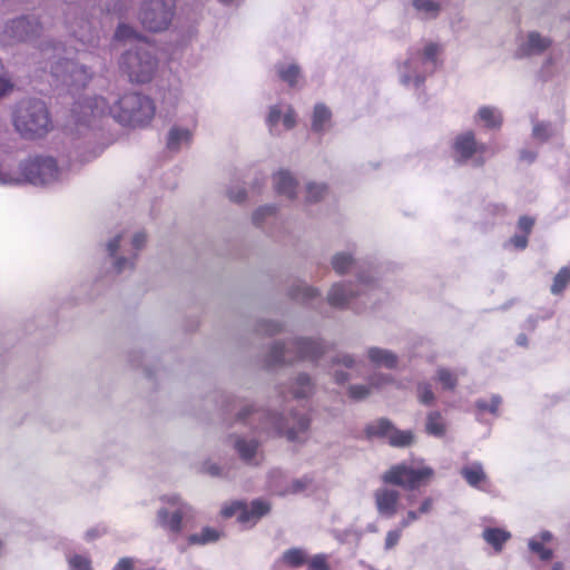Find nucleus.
<instances>
[{"mask_svg":"<svg viewBox=\"0 0 570 570\" xmlns=\"http://www.w3.org/2000/svg\"><path fill=\"white\" fill-rule=\"evenodd\" d=\"M532 135L540 141H546L552 135V130L548 124L538 122L533 126Z\"/></svg>","mask_w":570,"mask_h":570,"instance_id":"obj_52","label":"nucleus"},{"mask_svg":"<svg viewBox=\"0 0 570 570\" xmlns=\"http://www.w3.org/2000/svg\"><path fill=\"white\" fill-rule=\"evenodd\" d=\"M176 12V0H142L138 19L151 32H161L170 26Z\"/></svg>","mask_w":570,"mask_h":570,"instance_id":"obj_6","label":"nucleus"},{"mask_svg":"<svg viewBox=\"0 0 570 570\" xmlns=\"http://www.w3.org/2000/svg\"><path fill=\"white\" fill-rule=\"evenodd\" d=\"M551 46V40L547 37L541 36L537 31L528 33L527 39L519 46L517 56L530 57L541 55Z\"/></svg>","mask_w":570,"mask_h":570,"instance_id":"obj_19","label":"nucleus"},{"mask_svg":"<svg viewBox=\"0 0 570 570\" xmlns=\"http://www.w3.org/2000/svg\"><path fill=\"white\" fill-rule=\"evenodd\" d=\"M160 500L167 507L157 511V523L173 533H179L183 529V520L193 517V508L177 494H166Z\"/></svg>","mask_w":570,"mask_h":570,"instance_id":"obj_10","label":"nucleus"},{"mask_svg":"<svg viewBox=\"0 0 570 570\" xmlns=\"http://www.w3.org/2000/svg\"><path fill=\"white\" fill-rule=\"evenodd\" d=\"M135 561L132 558H121L112 570H134Z\"/></svg>","mask_w":570,"mask_h":570,"instance_id":"obj_62","label":"nucleus"},{"mask_svg":"<svg viewBox=\"0 0 570 570\" xmlns=\"http://www.w3.org/2000/svg\"><path fill=\"white\" fill-rule=\"evenodd\" d=\"M402 535V530L400 528L391 530L386 533L384 549L386 551L393 549L400 541Z\"/></svg>","mask_w":570,"mask_h":570,"instance_id":"obj_54","label":"nucleus"},{"mask_svg":"<svg viewBox=\"0 0 570 570\" xmlns=\"http://www.w3.org/2000/svg\"><path fill=\"white\" fill-rule=\"evenodd\" d=\"M313 484V481L308 476L292 480L287 487L278 491L279 495L286 494H299L308 490Z\"/></svg>","mask_w":570,"mask_h":570,"instance_id":"obj_34","label":"nucleus"},{"mask_svg":"<svg viewBox=\"0 0 570 570\" xmlns=\"http://www.w3.org/2000/svg\"><path fill=\"white\" fill-rule=\"evenodd\" d=\"M327 193V186L324 183L309 181L306 184L305 200L308 204L318 203Z\"/></svg>","mask_w":570,"mask_h":570,"instance_id":"obj_35","label":"nucleus"},{"mask_svg":"<svg viewBox=\"0 0 570 570\" xmlns=\"http://www.w3.org/2000/svg\"><path fill=\"white\" fill-rule=\"evenodd\" d=\"M425 432L436 438H442L445 434L446 425L440 412L432 411L428 413Z\"/></svg>","mask_w":570,"mask_h":570,"instance_id":"obj_28","label":"nucleus"},{"mask_svg":"<svg viewBox=\"0 0 570 570\" xmlns=\"http://www.w3.org/2000/svg\"><path fill=\"white\" fill-rule=\"evenodd\" d=\"M485 145L476 144L472 131L458 136L454 142V151L460 160L466 161L475 155V158H473L474 166L483 165L484 159L482 155L485 153Z\"/></svg>","mask_w":570,"mask_h":570,"instance_id":"obj_15","label":"nucleus"},{"mask_svg":"<svg viewBox=\"0 0 570 570\" xmlns=\"http://www.w3.org/2000/svg\"><path fill=\"white\" fill-rule=\"evenodd\" d=\"M332 112L323 104H317L313 111L312 129L316 132L325 131L331 124Z\"/></svg>","mask_w":570,"mask_h":570,"instance_id":"obj_27","label":"nucleus"},{"mask_svg":"<svg viewBox=\"0 0 570 570\" xmlns=\"http://www.w3.org/2000/svg\"><path fill=\"white\" fill-rule=\"evenodd\" d=\"M135 30L128 24L121 23L117 27L115 31V38L117 40H125L134 37Z\"/></svg>","mask_w":570,"mask_h":570,"instance_id":"obj_55","label":"nucleus"},{"mask_svg":"<svg viewBox=\"0 0 570 570\" xmlns=\"http://www.w3.org/2000/svg\"><path fill=\"white\" fill-rule=\"evenodd\" d=\"M414 442V434L412 431L406 430L402 431L393 426L391 434L389 436V443L392 446L396 448H406L412 445Z\"/></svg>","mask_w":570,"mask_h":570,"instance_id":"obj_33","label":"nucleus"},{"mask_svg":"<svg viewBox=\"0 0 570 570\" xmlns=\"http://www.w3.org/2000/svg\"><path fill=\"white\" fill-rule=\"evenodd\" d=\"M441 46L434 42H429L425 45L423 52H415L417 56V60H422L423 71H415V86H420L425 76L432 73L438 66V55L441 52Z\"/></svg>","mask_w":570,"mask_h":570,"instance_id":"obj_17","label":"nucleus"},{"mask_svg":"<svg viewBox=\"0 0 570 570\" xmlns=\"http://www.w3.org/2000/svg\"><path fill=\"white\" fill-rule=\"evenodd\" d=\"M370 394L371 385L355 384L348 387V395L356 401L364 400Z\"/></svg>","mask_w":570,"mask_h":570,"instance_id":"obj_49","label":"nucleus"},{"mask_svg":"<svg viewBox=\"0 0 570 570\" xmlns=\"http://www.w3.org/2000/svg\"><path fill=\"white\" fill-rule=\"evenodd\" d=\"M42 27L35 17H19L6 21L0 26V43L12 46L20 42H28L38 38Z\"/></svg>","mask_w":570,"mask_h":570,"instance_id":"obj_9","label":"nucleus"},{"mask_svg":"<svg viewBox=\"0 0 570 570\" xmlns=\"http://www.w3.org/2000/svg\"><path fill=\"white\" fill-rule=\"evenodd\" d=\"M366 355L370 362L375 366H381L389 370L395 368L397 366L399 357L394 352L390 350L372 346L367 348Z\"/></svg>","mask_w":570,"mask_h":570,"instance_id":"obj_22","label":"nucleus"},{"mask_svg":"<svg viewBox=\"0 0 570 570\" xmlns=\"http://www.w3.org/2000/svg\"><path fill=\"white\" fill-rule=\"evenodd\" d=\"M570 283V268L562 267L553 278L551 293L554 295L561 294Z\"/></svg>","mask_w":570,"mask_h":570,"instance_id":"obj_39","label":"nucleus"},{"mask_svg":"<svg viewBox=\"0 0 570 570\" xmlns=\"http://www.w3.org/2000/svg\"><path fill=\"white\" fill-rule=\"evenodd\" d=\"M22 183L36 186L50 185L60 180L63 176L62 169L52 157H35L20 164Z\"/></svg>","mask_w":570,"mask_h":570,"instance_id":"obj_7","label":"nucleus"},{"mask_svg":"<svg viewBox=\"0 0 570 570\" xmlns=\"http://www.w3.org/2000/svg\"><path fill=\"white\" fill-rule=\"evenodd\" d=\"M393 426L392 422L387 419H380L368 424L365 429V433L367 438L379 436L389 439Z\"/></svg>","mask_w":570,"mask_h":570,"instance_id":"obj_32","label":"nucleus"},{"mask_svg":"<svg viewBox=\"0 0 570 570\" xmlns=\"http://www.w3.org/2000/svg\"><path fill=\"white\" fill-rule=\"evenodd\" d=\"M120 69L132 82H149L158 67V60L153 47L140 43L127 50L120 58Z\"/></svg>","mask_w":570,"mask_h":570,"instance_id":"obj_5","label":"nucleus"},{"mask_svg":"<svg viewBox=\"0 0 570 570\" xmlns=\"http://www.w3.org/2000/svg\"><path fill=\"white\" fill-rule=\"evenodd\" d=\"M288 296L296 302L305 304L318 298L321 296V291L317 287L299 281L289 286Z\"/></svg>","mask_w":570,"mask_h":570,"instance_id":"obj_23","label":"nucleus"},{"mask_svg":"<svg viewBox=\"0 0 570 570\" xmlns=\"http://www.w3.org/2000/svg\"><path fill=\"white\" fill-rule=\"evenodd\" d=\"M415 71L422 72L423 65L422 60H417L416 53H411L409 59L403 65V70H401L402 83L409 85L412 80L415 82Z\"/></svg>","mask_w":570,"mask_h":570,"instance_id":"obj_29","label":"nucleus"},{"mask_svg":"<svg viewBox=\"0 0 570 570\" xmlns=\"http://www.w3.org/2000/svg\"><path fill=\"white\" fill-rule=\"evenodd\" d=\"M277 208L274 205H265L257 208L253 214V222L256 225H259L263 223L265 217L272 216L276 213Z\"/></svg>","mask_w":570,"mask_h":570,"instance_id":"obj_50","label":"nucleus"},{"mask_svg":"<svg viewBox=\"0 0 570 570\" xmlns=\"http://www.w3.org/2000/svg\"><path fill=\"white\" fill-rule=\"evenodd\" d=\"M145 244L146 235L144 233H136L132 236L130 240L131 250L125 249L122 234H118L110 239L106 245V249L109 257L114 259V271L117 274H120L127 269H132L135 267V261L138 256V252L145 246Z\"/></svg>","mask_w":570,"mask_h":570,"instance_id":"obj_8","label":"nucleus"},{"mask_svg":"<svg viewBox=\"0 0 570 570\" xmlns=\"http://www.w3.org/2000/svg\"><path fill=\"white\" fill-rule=\"evenodd\" d=\"M69 566L71 570H92L90 560L79 554L69 558Z\"/></svg>","mask_w":570,"mask_h":570,"instance_id":"obj_51","label":"nucleus"},{"mask_svg":"<svg viewBox=\"0 0 570 570\" xmlns=\"http://www.w3.org/2000/svg\"><path fill=\"white\" fill-rule=\"evenodd\" d=\"M229 443L244 464L258 466L263 462L264 451L255 436L234 433L229 435Z\"/></svg>","mask_w":570,"mask_h":570,"instance_id":"obj_13","label":"nucleus"},{"mask_svg":"<svg viewBox=\"0 0 570 570\" xmlns=\"http://www.w3.org/2000/svg\"><path fill=\"white\" fill-rule=\"evenodd\" d=\"M544 543L540 542L538 539H531L529 541V549L539 556V558L543 561H548L552 559L553 551L551 549L544 548Z\"/></svg>","mask_w":570,"mask_h":570,"instance_id":"obj_45","label":"nucleus"},{"mask_svg":"<svg viewBox=\"0 0 570 570\" xmlns=\"http://www.w3.org/2000/svg\"><path fill=\"white\" fill-rule=\"evenodd\" d=\"M511 534L499 528H488L483 531V539L491 544L495 551H501L503 544L510 539Z\"/></svg>","mask_w":570,"mask_h":570,"instance_id":"obj_30","label":"nucleus"},{"mask_svg":"<svg viewBox=\"0 0 570 570\" xmlns=\"http://www.w3.org/2000/svg\"><path fill=\"white\" fill-rule=\"evenodd\" d=\"M256 331L263 335H275L284 331V324L278 321L261 320L257 322Z\"/></svg>","mask_w":570,"mask_h":570,"instance_id":"obj_40","label":"nucleus"},{"mask_svg":"<svg viewBox=\"0 0 570 570\" xmlns=\"http://www.w3.org/2000/svg\"><path fill=\"white\" fill-rule=\"evenodd\" d=\"M220 538V533L213 528H204L199 533H194L188 537L190 544H207L216 542Z\"/></svg>","mask_w":570,"mask_h":570,"instance_id":"obj_36","label":"nucleus"},{"mask_svg":"<svg viewBox=\"0 0 570 570\" xmlns=\"http://www.w3.org/2000/svg\"><path fill=\"white\" fill-rule=\"evenodd\" d=\"M358 294L353 282H336L330 287L326 301L330 306L344 309Z\"/></svg>","mask_w":570,"mask_h":570,"instance_id":"obj_16","label":"nucleus"},{"mask_svg":"<svg viewBox=\"0 0 570 570\" xmlns=\"http://www.w3.org/2000/svg\"><path fill=\"white\" fill-rule=\"evenodd\" d=\"M306 552L298 548L289 549L283 554V560L291 567H299L306 562Z\"/></svg>","mask_w":570,"mask_h":570,"instance_id":"obj_41","label":"nucleus"},{"mask_svg":"<svg viewBox=\"0 0 570 570\" xmlns=\"http://www.w3.org/2000/svg\"><path fill=\"white\" fill-rule=\"evenodd\" d=\"M72 112L76 120L85 126L91 125V119L107 114L124 126H142L148 124L155 115L153 100L139 92L124 95L110 107L106 98L100 96L85 98L75 105Z\"/></svg>","mask_w":570,"mask_h":570,"instance_id":"obj_1","label":"nucleus"},{"mask_svg":"<svg viewBox=\"0 0 570 570\" xmlns=\"http://www.w3.org/2000/svg\"><path fill=\"white\" fill-rule=\"evenodd\" d=\"M480 119L485 122L490 128H497L501 126V114L491 107H482L478 112Z\"/></svg>","mask_w":570,"mask_h":570,"instance_id":"obj_38","label":"nucleus"},{"mask_svg":"<svg viewBox=\"0 0 570 570\" xmlns=\"http://www.w3.org/2000/svg\"><path fill=\"white\" fill-rule=\"evenodd\" d=\"M191 140L193 131L190 129L174 125L167 134L166 148L169 151L177 153L183 146H189Z\"/></svg>","mask_w":570,"mask_h":570,"instance_id":"obj_20","label":"nucleus"},{"mask_svg":"<svg viewBox=\"0 0 570 570\" xmlns=\"http://www.w3.org/2000/svg\"><path fill=\"white\" fill-rule=\"evenodd\" d=\"M203 471L210 476H223V468L214 462H205L203 465Z\"/></svg>","mask_w":570,"mask_h":570,"instance_id":"obj_58","label":"nucleus"},{"mask_svg":"<svg viewBox=\"0 0 570 570\" xmlns=\"http://www.w3.org/2000/svg\"><path fill=\"white\" fill-rule=\"evenodd\" d=\"M274 188L279 194L288 199L296 197L297 181L294 176L287 170H279L273 177Z\"/></svg>","mask_w":570,"mask_h":570,"instance_id":"obj_21","label":"nucleus"},{"mask_svg":"<svg viewBox=\"0 0 570 570\" xmlns=\"http://www.w3.org/2000/svg\"><path fill=\"white\" fill-rule=\"evenodd\" d=\"M235 417L236 421L249 424L259 433L284 436L289 442L304 441L311 424V419L306 414L291 412L288 416H284L269 409H256L252 404H242Z\"/></svg>","mask_w":570,"mask_h":570,"instance_id":"obj_2","label":"nucleus"},{"mask_svg":"<svg viewBox=\"0 0 570 570\" xmlns=\"http://www.w3.org/2000/svg\"><path fill=\"white\" fill-rule=\"evenodd\" d=\"M333 366H344L346 368H354L356 365V360L352 354L348 353H337L332 358Z\"/></svg>","mask_w":570,"mask_h":570,"instance_id":"obj_48","label":"nucleus"},{"mask_svg":"<svg viewBox=\"0 0 570 570\" xmlns=\"http://www.w3.org/2000/svg\"><path fill=\"white\" fill-rule=\"evenodd\" d=\"M331 266L337 275H345L356 266V261L348 252H337L331 258Z\"/></svg>","mask_w":570,"mask_h":570,"instance_id":"obj_26","label":"nucleus"},{"mask_svg":"<svg viewBox=\"0 0 570 570\" xmlns=\"http://www.w3.org/2000/svg\"><path fill=\"white\" fill-rule=\"evenodd\" d=\"M276 70L279 78L289 86H294L299 77V67L296 63H291L287 67L283 63H277Z\"/></svg>","mask_w":570,"mask_h":570,"instance_id":"obj_37","label":"nucleus"},{"mask_svg":"<svg viewBox=\"0 0 570 570\" xmlns=\"http://www.w3.org/2000/svg\"><path fill=\"white\" fill-rule=\"evenodd\" d=\"M271 510L269 504L263 500H254L250 505L244 502L236 501L229 505H226L222 510V514L225 518L237 515V519L242 523H256L263 515L267 514Z\"/></svg>","mask_w":570,"mask_h":570,"instance_id":"obj_14","label":"nucleus"},{"mask_svg":"<svg viewBox=\"0 0 570 570\" xmlns=\"http://www.w3.org/2000/svg\"><path fill=\"white\" fill-rule=\"evenodd\" d=\"M283 125L286 129H292L295 126V114L291 107L282 116Z\"/></svg>","mask_w":570,"mask_h":570,"instance_id":"obj_59","label":"nucleus"},{"mask_svg":"<svg viewBox=\"0 0 570 570\" xmlns=\"http://www.w3.org/2000/svg\"><path fill=\"white\" fill-rule=\"evenodd\" d=\"M391 381V377L385 374H374L370 377V385L371 386H379L381 384L389 383Z\"/></svg>","mask_w":570,"mask_h":570,"instance_id":"obj_63","label":"nucleus"},{"mask_svg":"<svg viewBox=\"0 0 570 570\" xmlns=\"http://www.w3.org/2000/svg\"><path fill=\"white\" fill-rule=\"evenodd\" d=\"M228 197L234 203H243L246 199V190L238 186L228 190Z\"/></svg>","mask_w":570,"mask_h":570,"instance_id":"obj_57","label":"nucleus"},{"mask_svg":"<svg viewBox=\"0 0 570 570\" xmlns=\"http://www.w3.org/2000/svg\"><path fill=\"white\" fill-rule=\"evenodd\" d=\"M314 382L307 373H299L291 385V393L295 399H307L314 393Z\"/></svg>","mask_w":570,"mask_h":570,"instance_id":"obj_24","label":"nucleus"},{"mask_svg":"<svg viewBox=\"0 0 570 570\" xmlns=\"http://www.w3.org/2000/svg\"><path fill=\"white\" fill-rule=\"evenodd\" d=\"M501 404V397L499 395H493L491 397V403H488L485 400L476 401V407L481 411H489L493 414L497 413L499 405Z\"/></svg>","mask_w":570,"mask_h":570,"instance_id":"obj_53","label":"nucleus"},{"mask_svg":"<svg viewBox=\"0 0 570 570\" xmlns=\"http://www.w3.org/2000/svg\"><path fill=\"white\" fill-rule=\"evenodd\" d=\"M22 178L19 173H11L7 166L0 164V185H17L21 184Z\"/></svg>","mask_w":570,"mask_h":570,"instance_id":"obj_44","label":"nucleus"},{"mask_svg":"<svg viewBox=\"0 0 570 570\" xmlns=\"http://www.w3.org/2000/svg\"><path fill=\"white\" fill-rule=\"evenodd\" d=\"M419 519V513L416 511H409L406 517L400 521L399 528L403 531V529L407 528L412 522Z\"/></svg>","mask_w":570,"mask_h":570,"instance_id":"obj_61","label":"nucleus"},{"mask_svg":"<svg viewBox=\"0 0 570 570\" xmlns=\"http://www.w3.org/2000/svg\"><path fill=\"white\" fill-rule=\"evenodd\" d=\"M328 351L327 343L313 336H294L287 341H274L266 355L269 366L293 365L298 362H318Z\"/></svg>","mask_w":570,"mask_h":570,"instance_id":"obj_3","label":"nucleus"},{"mask_svg":"<svg viewBox=\"0 0 570 570\" xmlns=\"http://www.w3.org/2000/svg\"><path fill=\"white\" fill-rule=\"evenodd\" d=\"M16 130L26 139L41 138L52 128L46 104L38 99L20 101L13 112Z\"/></svg>","mask_w":570,"mask_h":570,"instance_id":"obj_4","label":"nucleus"},{"mask_svg":"<svg viewBox=\"0 0 570 570\" xmlns=\"http://www.w3.org/2000/svg\"><path fill=\"white\" fill-rule=\"evenodd\" d=\"M432 475L433 470L428 466L416 470L406 464H397L383 474V481L412 490L416 488L422 480L429 479Z\"/></svg>","mask_w":570,"mask_h":570,"instance_id":"obj_12","label":"nucleus"},{"mask_svg":"<svg viewBox=\"0 0 570 570\" xmlns=\"http://www.w3.org/2000/svg\"><path fill=\"white\" fill-rule=\"evenodd\" d=\"M51 75L69 87H85L91 79V70L78 61L59 58L51 65Z\"/></svg>","mask_w":570,"mask_h":570,"instance_id":"obj_11","label":"nucleus"},{"mask_svg":"<svg viewBox=\"0 0 570 570\" xmlns=\"http://www.w3.org/2000/svg\"><path fill=\"white\" fill-rule=\"evenodd\" d=\"M377 512L385 518H392L397 512L400 493L387 488L377 489L374 493Z\"/></svg>","mask_w":570,"mask_h":570,"instance_id":"obj_18","label":"nucleus"},{"mask_svg":"<svg viewBox=\"0 0 570 570\" xmlns=\"http://www.w3.org/2000/svg\"><path fill=\"white\" fill-rule=\"evenodd\" d=\"M460 474L466 483L473 488H478L481 482L487 480V474L480 462H473L469 465H464L460 470Z\"/></svg>","mask_w":570,"mask_h":570,"instance_id":"obj_25","label":"nucleus"},{"mask_svg":"<svg viewBox=\"0 0 570 570\" xmlns=\"http://www.w3.org/2000/svg\"><path fill=\"white\" fill-rule=\"evenodd\" d=\"M417 399L422 404L431 405L435 401V395L430 383L421 382L416 386Z\"/></svg>","mask_w":570,"mask_h":570,"instance_id":"obj_42","label":"nucleus"},{"mask_svg":"<svg viewBox=\"0 0 570 570\" xmlns=\"http://www.w3.org/2000/svg\"><path fill=\"white\" fill-rule=\"evenodd\" d=\"M438 380L443 385L444 389L454 390L458 383V377L451 371L440 367L436 371Z\"/></svg>","mask_w":570,"mask_h":570,"instance_id":"obj_43","label":"nucleus"},{"mask_svg":"<svg viewBox=\"0 0 570 570\" xmlns=\"http://www.w3.org/2000/svg\"><path fill=\"white\" fill-rule=\"evenodd\" d=\"M311 570H330L326 557L317 554L313 557L308 563Z\"/></svg>","mask_w":570,"mask_h":570,"instance_id":"obj_56","label":"nucleus"},{"mask_svg":"<svg viewBox=\"0 0 570 570\" xmlns=\"http://www.w3.org/2000/svg\"><path fill=\"white\" fill-rule=\"evenodd\" d=\"M283 114H284V111L282 110L281 106H278V105H275V106L271 107V109H269V114L267 117V124H268L269 130L273 135H278V132L276 131V127H277L278 122L282 120Z\"/></svg>","mask_w":570,"mask_h":570,"instance_id":"obj_47","label":"nucleus"},{"mask_svg":"<svg viewBox=\"0 0 570 570\" xmlns=\"http://www.w3.org/2000/svg\"><path fill=\"white\" fill-rule=\"evenodd\" d=\"M86 26L88 27L89 33L86 35L85 32H78L77 37H78L79 41L87 45L88 47L97 48L99 46V41H100L99 31L91 30V28L88 23H86Z\"/></svg>","mask_w":570,"mask_h":570,"instance_id":"obj_46","label":"nucleus"},{"mask_svg":"<svg viewBox=\"0 0 570 570\" xmlns=\"http://www.w3.org/2000/svg\"><path fill=\"white\" fill-rule=\"evenodd\" d=\"M413 8L424 19H434L439 16L440 4L433 0H412Z\"/></svg>","mask_w":570,"mask_h":570,"instance_id":"obj_31","label":"nucleus"},{"mask_svg":"<svg viewBox=\"0 0 570 570\" xmlns=\"http://www.w3.org/2000/svg\"><path fill=\"white\" fill-rule=\"evenodd\" d=\"M511 243L519 249H523L528 245V238L525 235H515L511 238Z\"/></svg>","mask_w":570,"mask_h":570,"instance_id":"obj_64","label":"nucleus"},{"mask_svg":"<svg viewBox=\"0 0 570 570\" xmlns=\"http://www.w3.org/2000/svg\"><path fill=\"white\" fill-rule=\"evenodd\" d=\"M534 225V219L529 216H522L519 218L518 226L519 228L529 234Z\"/></svg>","mask_w":570,"mask_h":570,"instance_id":"obj_60","label":"nucleus"}]
</instances>
